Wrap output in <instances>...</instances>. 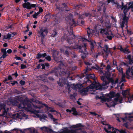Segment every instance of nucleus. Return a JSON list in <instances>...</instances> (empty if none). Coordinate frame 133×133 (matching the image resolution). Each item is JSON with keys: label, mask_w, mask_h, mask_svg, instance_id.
<instances>
[{"label": "nucleus", "mask_w": 133, "mask_h": 133, "mask_svg": "<svg viewBox=\"0 0 133 133\" xmlns=\"http://www.w3.org/2000/svg\"><path fill=\"white\" fill-rule=\"evenodd\" d=\"M12 76H15L16 78L18 76V74L17 71H16L15 73L12 74Z\"/></svg>", "instance_id": "obj_55"}, {"label": "nucleus", "mask_w": 133, "mask_h": 133, "mask_svg": "<svg viewBox=\"0 0 133 133\" xmlns=\"http://www.w3.org/2000/svg\"><path fill=\"white\" fill-rule=\"evenodd\" d=\"M41 129L42 130H43L44 129H45L48 132H53V131L51 129L46 127H42L41 128Z\"/></svg>", "instance_id": "obj_28"}, {"label": "nucleus", "mask_w": 133, "mask_h": 133, "mask_svg": "<svg viewBox=\"0 0 133 133\" xmlns=\"http://www.w3.org/2000/svg\"><path fill=\"white\" fill-rule=\"evenodd\" d=\"M72 110L73 112L72 114L74 115L77 116L78 115V113L76 111V109L75 108L73 107L72 108Z\"/></svg>", "instance_id": "obj_29"}, {"label": "nucleus", "mask_w": 133, "mask_h": 133, "mask_svg": "<svg viewBox=\"0 0 133 133\" xmlns=\"http://www.w3.org/2000/svg\"><path fill=\"white\" fill-rule=\"evenodd\" d=\"M104 129L105 130V131L107 133H112V132H113V131H109L106 128H104Z\"/></svg>", "instance_id": "obj_56"}, {"label": "nucleus", "mask_w": 133, "mask_h": 133, "mask_svg": "<svg viewBox=\"0 0 133 133\" xmlns=\"http://www.w3.org/2000/svg\"><path fill=\"white\" fill-rule=\"evenodd\" d=\"M71 57L72 58H75L77 57V55L74 52L72 53Z\"/></svg>", "instance_id": "obj_51"}, {"label": "nucleus", "mask_w": 133, "mask_h": 133, "mask_svg": "<svg viewBox=\"0 0 133 133\" xmlns=\"http://www.w3.org/2000/svg\"><path fill=\"white\" fill-rule=\"evenodd\" d=\"M128 18L125 15H124L123 16V21L121 24V27L123 28L124 27V25H127Z\"/></svg>", "instance_id": "obj_13"}, {"label": "nucleus", "mask_w": 133, "mask_h": 133, "mask_svg": "<svg viewBox=\"0 0 133 133\" xmlns=\"http://www.w3.org/2000/svg\"><path fill=\"white\" fill-rule=\"evenodd\" d=\"M9 109V108H7L6 109V108L3 109V112L2 113V115L4 117H5L7 115V112Z\"/></svg>", "instance_id": "obj_26"}, {"label": "nucleus", "mask_w": 133, "mask_h": 133, "mask_svg": "<svg viewBox=\"0 0 133 133\" xmlns=\"http://www.w3.org/2000/svg\"><path fill=\"white\" fill-rule=\"evenodd\" d=\"M87 34L85 35L83 38L85 41H87L90 42V45L91 50L92 51L94 50V43L90 39V38L94 35L95 31L92 29H90L89 28H87Z\"/></svg>", "instance_id": "obj_2"}, {"label": "nucleus", "mask_w": 133, "mask_h": 133, "mask_svg": "<svg viewBox=\"0 0 133 133\" xmlns=\"http://www.w3.org/2000/svg\"><path fill=\"white\" fill-rule=\"evenodd\" d=\"M45 58L48 61H50L51 60V58L50 56H48L45 57Z\"/></svg>", "instance_id": "obj_46"}, {"label": "nucleus", "mask_w": 133, "mask_h": 133, "mask_svg": "<svg viewBox=\"0 0 133 133\" xmlns=\"http://www.w3.org/2000/svg\"><path fill=\"white\" fill-rule=\"evenodd\" d=\"M48 79L50 81H53L54 80V79L52 77H49L48 78Z\"/></svg>", "instance_id": "obj_64"}, {"label": "nucleus", "mask_w": 133, "mask_h": 133, "mask_svg": "<svg viewBox=\"0 0 133 133\" xmlns=\"http://www.w3.org/2000/svg\"><path fill=\"white\" fill-rule=\"evenodd\" d=\"M27 129L29 130L31 133H34L35 132V129H33L32 130L30 128H27Z\"/></svg>", "instance_id": "obj_42"}, {"label": "nucleus", "mask_w": 133, "mask_h": 133, "mask_svg": "<svg viewBox=\"0 0 133 133\" xmlns=\"http://www.w3.org/2000/svg\"><path fill=\"white\" fill-rule=\"evenodd\" d=\"M69 24L70 25L71 28L72 27V26H76L79 25L78 22L75 21L74 19H72L71 22Z\"/></svg>", "instance_id": "obj_22"}, {"label": "nucleus", "mask_w": 133, "mask_h": 133, "mask_svg": "<svg viewBox=\"0 0 133 133\" xmlns=\"http://www.w3.org/2000/svg\"><path fill=\"white\" fill-rule=\"evenodd\" d=\"M27 67L26 66V65L23 64H21V69H24Z\"/></svg>", "instance_id": "obj_49"}, {"label": "nucleus", "mask_w": 133, "mask_h": 133, "mask_svg": "<svg viewBox=\"0 0 133 133\" xmlns=\"http://www.w3.org/2000/svg\"><path fill=\"white\" fill-rule=\"evenodd\" d=\"M49 74H54V75L57 77H58L59 80L57 82L58 85L62 87L63 85L62 84H64L65 83L64 80H63L62 77L65 76V77H68L70 75V73L68 70L63 69L60 70L58 67H55L53 69H52L49 71Z\"/></svg>", "instance_id": "obj_1"}, {"label": "nucleus", "mask_w": 133, "mask_h": 133, "mask_svg": "<svg viewBox=\"0 0 133 133\" xmlns=\"http://www.w3.org/2000/svg\"><path fill=\"white\" fill-rule=\"evenodd\" d=\"M73 45H71L70 46L71 47V49H79V52H83L82 49L85 50V49H87L86 46L87 44L84 43L82 46L81 45H79L78 43H77L76 44L74 43Z\"/></svg>", "instance_id": "obj_6"}, {"label": "nucleus", "mask_w": 133, "mask_h": 133, "mask_svg": "<svg viewBox=\"0 0 133 133\" xmlns=\"http://www.w3.org/2000/svg\"><path fill=\"white\" fill-rule=\"evenodd\" d=\"M100 33L103 36H104L105 35H108L109 31L108 30H106V28H101L100 29Z\"/></svg>", "instance_id": "obj_18"}, {"label": "nucleus", "mask_w": 133, "mask_h": 133, "mask_svg": "<svg viewBox=\"0 0 133 133\" xmlns=\"http://www.w3.org/2000/svg\"><path fill=\"white\" fill-rule=\"evenodd\" d=\"M6 105L4 103H2L0 104V111L2 109H4L6 108Z\"/></svg>", "instance_id": "obj_32"}, {"label": "nucleus", "mask_w": 133, "mask_h": 133, "mask_svg": "<svg viewBox=\"0 0 133 133\" xmlns=\"http://www.w3.org/2000/svg\"><path fill=\"white\" fill-rule=\"evenodd\" d=\"M52 56L54 60L56 61L58 59L59 52L56 50L53 49L52 50Z\"/></svg>", "instance_id": "obj_14"}, {"label": "nucleus", "mask_w": 133, "mask_h": 133, "mask_svg": "<svg viewBox=\"0 0 133 133\" xmlns=\"http://www.w3.org/2000/svg\"><path fill=\"white\" fill-rule=\"evenodd\" d=\"M42 54L40 53H38L37 55L36 58L38 59H40L42 57Z\"/></svg>", "instance_id": "obj_37"}, {"label": "nucleus", "mask_w": 133, "mask_h": 133, "mask_svg": "<svg viewBox=\"0 0 133 133\" xmlns=\"http://www.w3.org/2000/svg\"><path fill=\"white\" fill-rule=\"evenodd\" d=\"M124 9L123 10V12L124 14V15H126L128 11L130 9V8L128 7L127 8V6L126 5H125L124 6H123V7H122V9Z\"/></svg>", "instance_id": "obj_25"}, {"label": "nucleus", "mask_w": 133, "mask_h": 133, "mask_svg": "<svg viewBox=\"0 0 133 133\" xmlns=\"http://www.w3.org/2000/svg\"><path fill=\"white\" fill-rule=\"evenodd\" d=\"M8 79L9 80H12L13 79V78L11 75H9L8 78Z\"/></svg>", "instance_id": "obj_62"}, {"label": "nucleus", "mask_w": 133, "mask_h": 133, "mask_svg": "<svg viewBox=\"0 0 133 133\" xmlns=\"http://www.w3.org/2000/svg\"><path fill=\"white\" fill-rule=\"evenodd\" d=\"M25 81H23L22 80H21L20 82L19 83L22 85H25Z\"/></svg>", "instance_id": "obj_50"}, {"label": "nucleus", "mask_w": 133, "mask_h": 133, "mask_svg": "<svg viewBox=\"0 0 133 133\" xmlns=\"http://www.w3.org/2000/svg\"><path fill=\"white\" fill-rule=\"evenodd\" d=\"M84 126L81 123H78L76 125H75V128H81L82 127H83Z\"/></svg>", "instance_id": "obj_34"}, {"label": "nucleus", "mask_w": 133, "mask_h": 133, "mask_svg": "<svg viewBox=\"0 0 133 133\" xmlns=\"http://www.w3.org/2000/svg\"><path fill=\"white\" fill-rule=\"evenodd\" d=\"M110 34L109 33V32H108V35H106V37L107 39L110 40H112L113 37L111 35H110Z\"/></svg>", "instance_id": "obj_35"}, {"label": "nucleus", "mask_w": 133, "mask_h": 133, "mask_svg": "<svg viewBox=\"0 0 133 133\" xmlns=\"http://www.w3.org/2000/svg\"><path fill=\"white\" fill-rule=\"evenodd\" d=\"M114 4H116V7L118 9L121 8L122 6L119 5V3L117 2H114Z\"/></svg>", "instance_id": "obj_38"}, {"label": "nucleus", "mask_w": 133, "mask_h": 133, "mask_svg": "<svg viewBox=\"0 0 133 133\" xmlns=\"http://www.w3.org/2000/svg\"><path fill=\"white\" fill-rule=\"evenodd\" d=\"M110 102L111 104L110 105H108L107 103V105L108 107H115L117 104V103L114 101H112Z\"/></svg>", "instance_id": "obj_27"}, {"label": "nucleus", "mask_w": 133, "mask_h": 133, "mask_svg": "<svg viewBox=\"0 0 133 133\" xmlns=\"http://www.w3.org/2000/svg\"><path fill=\"white\" fill-rule=\"evenodd\" d=\"M62 15L60 12H58L55 15L53 14L51 15L50 17L52 18L55 19L57 23L59 22V21L61 20L62 17Z\"/></svg>", "instance_id": "obj_9"}, {"label": "nucleus", "mask_w": 133, "mask_h": 133, "mask_svg": "<svg viewBox=\"0 0 133 133\" xmlns=\"http://www.w3.org/2000/svg\"><path fill=\"white\" fill-rule=\"evenodd\" d=\"M17 99L18 101H20L23 104L24 106L27 105L28 109H31L32 108V106L31 104H28V103L25 100L23 99L22 97L19 96H18L17 98Z\"/></svg>", "instance_id": "obj_10"}, {"label": "nucleus", "mask_w": 133, "mask_h": 133, "mask_svg": "<svg viewBox=\"0 0 133 133\" xmlns=\"http://www.w3.org/2000/svg\"><path fill=\"white\" fill-rule=\"evenodd\" d=\"M103 50L106 53L107 52L109 53V52H110V50L108 49H105H105H103Z\"/></svg>", "instance_id": "obj_61"}, {"label": "nucleus", "mask_w": 133, "mask_h": 133, "mask_svg": "<svg viewBox=\"0 0 133 133\" xmlns=\"http://www.w3.org/2000/svg\"><path fill=\"white\" fill-rule=\"evenodd\" d=\"M88 89L87 88H83L80 90V93L82 96H85L88 94Z\"/></svg>", "instance_id": "obj_20"}, {"label": "nucleus", "mask_w": 133, "mask_h": 133, "mask_svg": "<svg viewBox=\"0 0 133 133\" xmlns=\"http://www.w3.org/2000/svg\"><path fill=\"white\" fill-rule=\"evenodd\" d=\"M43 9L41 7L39 8V12L40 13L42 12H43Z\"/></svg>", "instance_id": "obj_63"}, {"label": "nucleus", "mask_w": 133, "mask_h": 133, "mask_svg": "<svg viewBox=\"0 0 133 133\" xmlns=\"http://www.w3.org/2000/svg\"><path fill=\"white\" fill-rule=\"evenodd\" d=\"M95 76L94 74H90L88 75L86 78H84L85 82L86 83H91L92 84V81L90 80V79H91L93 80H95Z\"/></svg>", "instance_id": "obj_12"}, {"label": "nucleus", "mask_w": 133, "mask_h": 133, "mask_svg": "<svg viewBox=\"0 0 133 133\" xmlns=\"http://www.w3.org/2000/svg\"><path fill=\"white\" fill-rule=\"evenodd\" d=\"M33 107L35 109H40L42 108V106H38L36 105H33Z\"/></svg>", "instance_id": "obj_43"}, {"label": "nucleus", "mask_w": 133, "mask_h": 133, "mask_svg": "<svg viewBox=\"0 0 133 133\" xmlns=\"http://www.w3.org/2000/svg\"><path fill=\"white\" fill-rule=\"evenodd\" d=\"M48 28L45 27L41 28L38 32V36L41 37V42L43 43L45 37L48 34Z\"/></svg>", "instance_id": "obj_3"}, {"label": "nucleus", "mask_w": 133, "mask_h": 133, "mask_svg": "<svg viewBox=\"0 0 133 133\" xmlns=\"http://www.w3.org/2000/svg\"><path fill=\"white\" fill-rule=\"evenodd\" d=\"M129 7L130 8H133V2H131L129 3Z\"/></svg>", "instance_id": "obj_45"}, {"label": "nucleus", "mask_w": 133, "mask_h": 133, "mask_svg": "<svg viewBox=\"0 0 133 133\" xmlns=\"http://www.w3.org/2000/svg\"><path fill=\"white\" fill-rule=\"evenodd\" d=\"M91 85L92 88H95L96 90L105 89H107L108 87V85L105 84L104 82H103L102 84H101L98 82L97 83L95 81L92 83Z\"/></svg>", "instance_id": "obj_4"}, {"label": "nucleus", "mask_w": 133, "mask_h": 133, "mask_svg": "<svg viewBox=\"0 0 133 133\" xmlns=\"http://www.w3.org/2000/svg\"><path fill=\"white\" fill-rule=\"evenodd\" d=\"M112 130L113 131L112 133H126V132L125 130L118 129L114 127H112Z\"/></svg>", "instance_id": "obj_16"}, {"label": "nucleus", "mask_w": 133, "mask_h": 133, "mask_svg": "<svg viewBox=\"0 0 133 133\" xmlns=\"http://www.w3.org/2000/svg\"><path fill=\"white\" fill-rule=\"evenodd\" d=\"M16 98V100L13 99H9V102L12 105L15 106H18V104L19 103V102L17 101L18 100L17 99V97Z\"/></svg>", "instance_id": "obj_17"}, {"label": "nucleus", "mask_w": 133, "mask_h": 133, "mask_svg": "<svg viewBox=\"0 0 133 133\" xmlns=\"http://www.w3.org/2000/svg\"><path fill=\"white\" fill-rule=\"evenodd\" d=\"M118 78H117L116 80L115 81H114V82L113 83H112L111 82H110V83H111L112 85L114 86H115V84L116 83H118Z\"/></svg>", "instance_id": "obj_36"}, {"label": "nucleus", "mask_w": 133, "mask_h": 133, "mask_svg": "<svg viewBox=\"0 0 133 133\" xmlns=\"http://www.w3.org/2000/svg\"><path fill=\"white\" fill-rule=\"evenodd\" d=\"M133 66H131L130 68L129 67L126 71V74L127 75L129 76V72H131V75L133 76Z\"/></svg>", "instance_id": "obj_23"}, {"label": "nucleus", "mask_w": 133, "mask_h": 133, "mask_svg": "<svg viewBox=\"0 0 133 133\" xmlns=\"http://www.w3.org/2000/svg\"><path fill=\"white\" fill-rule=\"evenodd\" d=\"M62 8L63 10H64V8H65V9H66L67 7V6L66 5V3H63L62 4Z\"/></svg>", "instance_id": "obj_41"}, {"label": "nucleus", "mask_w": 133, "mask_h": 133, "mask_svg": "<svg viewBox=\"0 0 133 133\" xmlns=\"http://www.w3.org/2000/svg\"><path fill=\"white\" fill-rule=\"evenodd\" d=\"M85 49V50H84L83 49H82V50H83V52H80L82 53L81 54V58L83 60H84L85 58L87 57V55L88 54V53L87 51H86V49Z\"/></svg>", "instance_id": "obj_19"}, {"label": "nucleus", "mask_w": 133, "mask_h": 133, "mask_svg": "<svg viewBox=\"0 0 133 133\" xmlns=\"http://www.w3.org/2000/svg\"><path fill=\"white\" fill-rule=\"evenodd\" d=\"M110 75L108 73H106L105 75L101 77V79L102 81L104 82L105 85H108L110 82L113 83L114 79L110 78Z\"/></svg>", "instance_id": "obj_5"}, {"label": "nucleus", "mask_w": 133, "mask_h": 133, "mask_svg": "<svg viewBox=\"0 0 133 133\" xmlns=\"http://www.w3.org/2000/svg\"><path fill=\"white\" fill-rule=\"evenodd\" d=\"M56 8L57 9H58L59 10L62 11L63 9L62 8V7H61L59 6H56Z\"/></svg>", "instance_id": "obj_54"}, {"label": "nucleus", "mask_w": 133, "mask_h": 133, "mask_svg": "<svg viewBox=\"0 0 133 133\" xmlns=\"http://www.w3.org/2000/svg\"><path fill=\"white\" fill-rule=\"evenodd\" d=\"M70 35L71 37H69L66 38L65 36L62 37V39L65 40H66L67 42L70 45L72 44H73V40L74 39H75L76 37L74 35L73 32L72 31L70 33Z\"/></svg>", "instance_id": "obj_8"}, {"label": "nucleus", "mask_w": 133, "mask_h": 133, "mask_svg": "<svg viewBox=\"0 0 133 133\" xmlns=\"http://www.w3.org/2000/svg\"><path fill=\"white\" fill-rule=\"evenodd\" d=\"M92 68L97 70L101 74L103 73V71H102V69H103V68H101L98 66H96V67L93 66Z\"/></svg>", "instance_id": "obj_24"}, {"label": "nucleus", "mask_w": 133, "mask_h": 133, "mask_svg": "<svg viewBox=\"0 0 133 133\" xmlns=\"http://www.w3.org/2000/svg\"><path fill=\"white\" fill-rule=\"evenodd\" d=\"M1 52L3 53V54L7 52L6 51V49L4 48L2 49L1 50Z\"/></svg>", "instance_id": "obj_58"}, {"label": "nucleus", "mask_w": 133, "mask_h": 133, "mask_svg": "<svg viewBox=\"0 0 133 133\" xmlns=\"http://www.w3.org/2000/svg\"><path fill=\"white\" fill-rule=\"evenodd\" d=\"M126 82V81L125 79L124 78H121V81L119 83V84H120L121 83L124 82Z\"/></svg>", "instance_id": "obj_57"}, {"label": "nucleus", "mask_w": 133, "mask_h": 133, "mask_svg": "<svg viewBox=\"0 0 133 133\" xmlns=\"http://www.w3.org/2000/svg\"><path fill=\"white\" fill-rule=\"evenodd\" d=\"M88 69H89V68H88V66H87L86 67V70L85 71H84V72L83 73V77H84L85 76L84 75V74H86V75H87V74H86V73L88 71Z\"/></svg>", "instance_id": "obj_44"}, {"label": "nucleus", "mask_w": 133, "mask_h": 133, "mask_svg": "<svg viewBox=\"0 0 133 133\" xmlns=\"http://www.w3.org/2000/svg\"><path fill=\"white\" fill-rule=\"evenodd\" d=\"M83 14H84V16H85L86 17H90L91 16V14L89 12L85 13H84Z\"/></svg>", "instance_id": "obj_40"}, {"label": "nucleus", "mask_w": 133, "mask_h": 133, "mask_svg": "<svg viewBox=\"0 0 133 133\" xmlns=\"http://www.w3.org/2000/svg\"><path fill=\"white\" fill-rule=\"evenodd\" d=\"M127 34L129 35H130L132 34L131 31L130 30L127 29Z\"/></svg>", "instance_id": "obj_59"}, {"label": "nucleus", "mask_w": 133, "mask_h": 133, "mask_svg": "<svg viewBox=\"0 0 133 133\" xmlns=\"http://www.w3.org/2000/svg\"><path fill=\"white\" fill-rule=\"evenodd\" d=\"M11 36V34L8 33L7 35L6 38H7V39H10Z\"/></svg>", "instance_id": "obj_53"}, {"label": "nucleus", "mask_w": 133, "mask_h": 133, "mask_svg": "<svg viewBox=\"0 0 133 133\" xmlns=\"http://www.w3.org/2000/svg\"><path fill=\"white\" fill-rule=\"evenodd\" d=\"M65 47L66 48V49L63 51V54L68 57L70 56V54H72V52L70 51L71 50V47L68 46H65Z\"/></svg>", "instance_id": "obj_11"}, {"label": "nucleus", "mask_w": 133, "mask_h": 133, "mask_svg": "<svg viewBox=\"0 0 133 133\" xmlns=\"http://www.w3.org/2000/svg\"><path fill=\"white\" fill-rule=\"evenodd\" d=\"M75 15H78V19H82L85 18L84 15L83 14L81 15L79 14L76 13H75Z\"/></svg>", "instance_id": "obj_30"}, {"label": "nucleus", "mask_w": 133, "mask_h": 133, "mask_svg": "<svg viewBox=\"0 0 133 133\" xmlns=\"http://www.w3.org/2000/svg\"><path fill=\"white\" fill-rule=\"evenodd\" d=\"M8 55L7 54V52L6 53H3V55L2 56H1L2 58H5Z\"/></svg>", "instance_id": "obj_48"}, {"label": "nucleus", "mask_w": 133, "mask_h": 133, "mask_svg": "<svg viewBox=\"0 0 133 133\" xmlns=\"http://www.w3.org/2000/svg\"><path fill=\"white\" fill-rule=\"evenodd\" d=\"M64 65L63 62L62 61H61L60 62V64L59 65V66L60 67V68L61 69L62 68L61 67V66H64Z\"/></svg>", "instance_id": "obj_52"}, {"label": "nucleus", "mask_w": 133, "mask_h": 133, "mask_svg": "<svg viewBox=\"0 0 133 133\" xmlns=\"http://www.w3.org/2000/svg\"><path fill=\"white\" fill-rule=\"evenodd\" d=\"M37 116L41 119H45V118H47V116L46 114H43L42 115H39L38 114Z\"/></svg>", "instance_id": "obj_31"}, {"label": "nucleus", "mask_w": 133, "mask_h": 133, "mask_svg": "<svg viewBox=\"0 0 133 133\" xmlns=\"http://www.w3.org/2000/svg\"><path fill=\"white\" fill-rule=\"evenodd\" d=\"M48 115L49 117L50 118H51V119H52V118H53V116L52 114H51L49 113L48 114Z\"/></svg>", "instance_id": "obj_60"}, {"label": "nucleus", "mask_w": 133, "mask_h": 133, "mask_svg": "<svg viewBox=\"0 0 133 133\" xmlns=\"http://www.w3.org/2000/svg\"><path fill=\"white\" fill-rule=\"evenodd\" d=\"M131 57V55L129 54L127 56V58H126V59L129 60V64L130 65H131L133 64V56H132V58Z\"/></svg>", "instance_id": "obj_21"}, {"label": "nucleus", "mask_w": 133, "mask_h": 133, "mask_svg": "<svg viewBox=\"0 0 133 133\" xmlns=\"http://www.w3.org/2000/svg\"><path fill=\"white\" fill-rule=\"evenodd\" d=\"M57 32L55 31H53L51 36L52 37H55L57 34Z\"/></svg>", "instance_id": "obj_39"}, {"label": "nucleus", "mask_w": 133, "mask_h": 133, "mask_svg": "<svg viewBox=\"0 0 133 133\" xmlns=\"http://www.w3.org/2000/svg\"><path fill=\"white\" fill-rule=\"evenodd\" d=\"M115 97V93L113 92H110L109 95V98L111 99Z\"/></svg>", "instance_id": "obj_33"}, {"label": "nucleus", "mask_w": 133, "mask_h": 133, "mask_svg": "<svg viewBox=\"0 0 133 133\" xmlns=\"http://www.w3.org/2000/svg\"><path fill=\"white\" fill-rule=\"evenodd\" d=\"M119 49L121 52H122L124 54H129L130 53V51H129V49H128L127 47H126L124 49L122 48L121 45H119Z\"/></svg>", "instance_id": "obj_15"}, {"label": "nucleus", "mask_w": 133, "mask_h": 133, "mask_svg": "<svg viewBox=\"0 0 133 133\" xmlns=\"http://www.w3.org/2000/svg\"><path fill=\"white\" fill-rule=\"evenodd\" d=\"M10 82H13L11 83V84H12V86L16 84H18V82L16 81H11Z\"/></svg>", "instance_id": "obj_47"}, {"label": "nucleus", "mask_w": 133, "mask_h": 133, "mask_svg": "<svg viewBox=\"0 0 133 133\" xmlns=\"http://www.w3.org/2000/svg\"><path fill=\"white\" fill-rule=\"evenodd\" d=\"M28 0H24L25 3L23 4L22 6L23 8H26L27 9L30 10L32 8H35L36 4H31L29 2H28Z\"/></svg>", "instance_id": "obj_7"}]
</instances>
